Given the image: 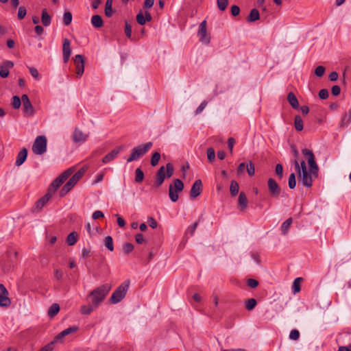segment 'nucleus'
Listing matches in <instances>:
<instances>
[{
	"mask_svg": "<svg viewBox=\"0 0 351 351\" xmlns=\"http://www.w3.org/2000/svg\"><path fill=\"white\" fill-rule=\"evenodd\" d=\"M302 154L306 158L310 167L308 171L304 160H294L293 165L298 173L299 180L306 187H311L313 185V178L318 176L319 167L315 161V156L313 152L308 149H303Z\"/></svg>",
	"mask_w": 351,
	"mask_h": 351,
	"instance_id": "nucleus-1",
	"label": "nucleus"
},
{
	"mask_svg": "<svg viewBox=\"0 0 351 351\" xmlns=\"http://www.w3.org/2000/svg\"><path fill=\"white\" fill-rule=\"evenodd\" d=\"M111 287L110 284H104L95 288L90 293L89 296L92 299V304L95 308H97L104 300Z\"/></svg>",
	"mask_w": 351,
	"mask_h": 351,
	"instance_id": "nucleus-2",
	"label": "nucleus"
},
{
	"mask_svg": "<svg viewBox=\"0 0 351 351\" xmlns=\"http://www.w3.org/2000/svg\"><path fill=\"white\" fill-rule=\"evenodd\" d=\"M130 284V280H126L121 283L111 295L109 298V302L110 304H117L120 302L125 297Z\"/></svg>",
	"mask_w": 351,
	"mask_h": 351,
	"instance_id": "nucleus-3",
	"label": "nucleus"
},
{
	"mask_svg": "<svg viewBox=\"0 0 351 351\" xmlns=\"http://www.w3.org/2000/svg\"><path fill=\"white\" fill-rule=\"evenodd\" d=\"M87 169V167H83L69 180V181L65 184V185L62 187L60 192V197L64 196L67 193H69L71 190V189L82 178Z\"/></svg>",
	"mask_w": 351,
	"mask_h": 351,
	"instance_id": "nucleus-4",
	"label": "nucleus"
},
{
	"mask_svg": "<svg viewBox=\"0 0 351 351\" xmlns=\"http://www.w3.org/2000/svg\"><path fill=\"white\" fill-rule=\"evenodd\" d=\"M152 147V143L148 142L134 147L131 151L130 156L127 159V162H130L134 160H137L144 154H145Z\"/></svg>",
	"mask_w": 351,
	"mask_h": 351,
	"instance_id": "nucleus-5",
	"label": "nucleus"
},
{
	"mask_svg": "<svg viewBox=\"0 0 351 351\" xmlns=\"http://www.w3.org/2000/svg\"><path fill=\"white\" fill-rule=\"evenodd\" d=\"M73 169L69 168L62 172L58 177H57L50 184L48 191L51 194H53L60 186L73 173Z\"/></svg>",
	"mask_w": 351,
	"mask_h": 351,
	"instance_id": "nucleus-6",
	"label": "nucleus"
},
{
	"mask_svg": "<svg viewBox=\"0 0 351 351\" xmlns=\"http://www.w3.org/2000/svg\"><path fill=\"white\" fill-rule=\"evenodd\" d=\"M184 189V183L180 179H175L173 180V184L169 185V195L170 199L173 202H176L178 201L179 196L178 195V192H180Z\"/></svg>",
	"mask_w": 351,
	"mask_h": 351,
	"instance_id": "nucleus-7",
	"label": "nucleus"
},
{
	"mask_svg": "<svg viewBox=\"0 0 351 351\" xmlns=\"http://www.w3.org/2000/svg\"><path fill=\"white\" fill-rule=\"evenodd\" d=\"M47 150V138L45 136H38L36 138L32 145V151L35 154L41 155Z\"/></svg>",
	"mask_w": 351,
	"mask_h": 351,
	"instance_id": "nucleus-8",
	"label": "nucleus"
},
{
	"mask_svg": "<svg viewBox=\"0 0 351 351\" xmlns=\"http://www.w3.org/2000/svg\"><path fill=\"white\" fill-rule=\"evenodd\" d=\"M197 35L199 37V41L204 44L208 45L210 43V38L207 34L206 21L204 20L199 26Z\"/></svg>",
	"mask_w": 351,
	"mask_h": 351,
	"instance_id": "nucleus-9",
	"label": "nucleus"
},
{
	"mask_svg": "<svg viewBox=\"0 0 351 351\" xmlns=\"http://www.w3.org/2000/svg\"><path fill=\"white\" fill-rule=\"evenodd\" d=\"M268 190L272 197H277L281 193V189L276 180L271 178L267 180Z\"/></svg>",
	"mask_w": 351,
	"mask_h": 351,
	"instance_id": "nucleus-10",
	"label": "nucleus"
},
{
	"mask_svg": "<svg viewBox=\"0 0 351 351\" xmlns=\"http://www.w3.org/2000/svg\"><path fill=\"white\" fill-rule=\"evenodd\" d=\"M73 61L76 66V75L80 77L84 71V59L82 55L77 54L75 56Z\"/></svg>",
	"mask_w": 351,
	"mask_h": 351,
	"instance_id": "nucleus-11",
	"label": "nucleus"
},
{
	"mask_svg": "<svg viewBox=\"0 0 351 351\" xmlns=\"http://www.w3.org/2000/svg\"><path fill=\"white\" fill-rule=\"evenodd\" d=\"M11 301L8 298V291L3 284H0V306L8 307Z\"/></svg>",
	"mask_w": 351,
	"mask_h": 351,
	"instance_id": "nucleus-12",
	"label": "nucleus"
},
{
	"mask_svg": "<svg viewBox=\"0 0 351 351\" xmlns=\"http://www.w3.org/2000/svg\"><path fill=\"white\" fill-rule=\"evenodd\" d=\"M202 182L201 180L198 179L195 181L193 184L191 192H190V197L191 199H194L199 196L202 192Z\"/></svg>",
	"mask_w": 351,
	"mask_h": 351,
	"instance_id": "nucleus-13",
	"label": "nucleus"
},
{
	"mask_svg": "<svg viewBox=\"0 0 351 351\" xmlns=\"http://www.w3.org/2000/svg\"><path fill=\"white\" fill-rule=\"evenodd\" d=\"M52 194H51L49 191L43 197L40 198L35 204V206L32 208V212H38L40 211L43 206L46 204V203L50 199Z\"/></svg>",
	"mask_w": 351,
	"mask_h": 351,
	"instance_id": "nucleus-14",
	"label": "nucleus"
},
{
	"mask_svg": "<svg viewBox=\"0 0 351 351\" xmlns=\"http://www.w3.org/2000/svg\"><path fill=\"white\" fill-rule=\"evenodd\" d=\"M88 134L84 133L82 130L78 128H75L73 135V141L75 143H84L88 138Z\"/></svg>",
	"mask_w": 351,
	"mask_h": 351,
	"instance_id": "nucleus-15",
	"label": "nucleus"
},
{
	"mask_svg": "<svg viewBox=\"0 0 351 351\" xmlns=\"http://www.w3.org/2000/svg\"><path fill=\"white\" fill-rule=\"evenodd\" d=\"M62 53L64 62L66 63L71 54V42L68 38L63 40Z\"/></svg>",
	"mask_w": 351,
	"mask_h": 351,
	"instance_id": "nucleus-16",
	"label": "nucleus"
},
{
	"mask_svg": "<svg viewBox=\"0 0 351 351\" xmlns=\"http://www.w3.org/2000/svg\"><path fill=\"white\" fill-rule=\"evenodd\" d=\"M13 66V62L10 60L4 61L3 65L0 66V76L3 78L7 77L9 75V69Z\"/></svg>",
	"mask_w": 351,
	"mask_h": 351,
	"instance_id": "nucleus-17",
	"label": "nucleus"
},
{
	"mask_svg": "<svg viewBox=\"0 0 351 351\" xmlns=\"http://www.w3.org/2000/svg\"><path fill=\"white\" fill-rule=\"evenodd\" d=\"M165 177V167L164 166H162L159 168L156 175L155 185L157 187L160 186L162 184Z\"/></svg>",
	"mask_w": 351,
	"mask_h": 351,
	"instance_id": "nucleus-18",
	"label": "nucleus"
},
{
	"mask_svg": "<svg viewBox=\"0 0 351 351\" xmlns=\"http://www.w3.org/2000/svg\"><path fill=\"white\" fill-rule=\"evenodd\" d=\"M122 149L121 147H117L112 151H111L110 153L106 154L102 159L103 163H108L110 161L113 160L119 154L121 150Z\"/></svg>",
	"mask_w": 351,
	"mask_h": 351,
	"instance_id": "nucleus-19",
	"label": "nucleus"
},
{
	"mask_svg": "<svg viewBox=\"0 0 351 351\" xmlns=\"http://www.w3.org/2000/svg\"><path fill=\"white\" fill-rule=\"evenodd\" d=\"M27 156V149L23 147L18 154L15 165L16 166H21L26 160Z\"/></svg>",
	"mask_w": 351,
	"mask_h": 351,
	"instance_id": "nucleus-20",
	"label": "nucleus"
},
{
	"mask_svg": "<svg viewBox=\"0 0 351 351\" xmlns=\"http://www.w3.org/2000/svg\"><path fill=\"white\" fill-rule=\"evenodd\" d=\"M41 21L45 27H48L51 23V17L48 14L46 8L42 10Z\"/></svg>",
	"mask_w": 351,
	"mask_h": 351,
	"instance_id": "nucleus-21",
	"label": "nucleus"
},
{
	"mask_svg": "<svg viewBox=\"0 0 351 351\" xmlns=\"http://www.w3.org/2000/svg\"><path fill=\"white\" fill-rule=\"evenodd\" d=\"M78 330V327L77 326H71V327H69L64 330H62L61 332H60L56 337V340H59V339H62L63 337H64L65 336L71 334V333H73V332H76L77 330Z\"/></svg>",
	"mask_w": 351,
	"mask_h": 351,
	"instance_id": "nucleus-22",
	"label": "nucleus"
},
{
	"mask_svg": "<svg viewBox=\"0 0 351 351\" xmlns=\"http://www.w3.org/2000/svg\"><path fill=\"white\" fill-rule=\"evenodd\" d=\"M91 24L95 28H100L104 25V21L100 15H93L91 18Z\"/></svg>",
	"mask_w": 351,
	"mask_h": 351,
	"instance_id": "nucleus-23",
	"label": "nucleus"
},
{
	"mask_svg": "<svg viewBox=\"0 0 351 351\" xmlns=\"http://www.w3.org/2000/svg\"><path fill=\"white\" fill-rule=\"evenodd\" d=\"M287 101L291 107L294 109H298L299 107V103L297 97L293 93H289L287 95Z\"/></svg>",
	"mask_w": 351,
	"mask_h": 351,
	"instance_id": "nucleus-24",
	"label": "nucleus"
},
{
	"mask_svg": "<svg viewBox=\"0 0 351 351\" xmlns=\"http://www.w3.org/2000/svg\"><path fill=\"white\" fill-rule=\"evenodd\" d=\"M239 206L241 210H245L247 206V199L245 194L243 192H241L239 195Z\"/></svg>",
	"mask_w": 351,
	"mask_h": 351,
	"instance_id": "nucleus-25",
	"label": "nucleus"
},
{
	"mask_svg": "<svg viewBox=\"0 0 351 351\" xmlns=\"http://www.w3.org/2000/svg\"><path fill=\"white\" fill-rule=\"evenodd\" d=\"M23 112L26 116H32L34 109L30 101L23 104Z\"/></svg>",
	"mask_w": 351,
	"mask_h": 351,
	"instance_id": "nucleus-26",
	"label": "nucleus"
},
{
	"mask_svg": "<svg viewBox=\"0 0 351 351\" xmlns=\"http://www.w3.org/2000/svg\"><path fill=\"white\" fill-rule=\"evenodd\" d=\"M260 19V14L257 9H252L247 16V21L250 23L258 21Z\"/></svg>",
	"mask_w": 351,
	"mask_h": 351,
	"instance_id": "nucleus-27",
	"label": "nucleus"
},
{
	"mask_svg": "<svg viewBox=\"0 0 351 351\" xmlns=\"http://www.w3.org/2000/svg\"><path fill=\"white\" fill-rule=\"evenodd\" d=\"M351 123V110L348 113H346L341 121L340 127L344 128L348 126Z\"/></svg>",
	"mask_w": 351,
	"mask_h": 351,
	"instance_id": "nucleus-28",
	"label": "nucleus"
},
{
	"mask_svg": "<svg viewBox=\"0 0 351 351\" xmlns=\"http://www.w3.org/2000/svg\"><path fill=\"white\" fill-rule=\"evenodd\" d=\"M292 223V218H288L286 221H285L281 225V232L282 234L286 235L289 231V229Z\"/></svg>",
	"mask_w": 351,
	"mask_h": 351,
	"instance_id": "nucleus-29",
	"label": "nucleus"
},
{
	"mask_svg": "<svg viewBox=\"0 0 351 351\" xmlns=\"http://www.w3.org/2000/svg\"><path fill=\"white\" fill-rule=\"evenodd\" d=\"M77 241V234L75 232H71L66 238V242L69 245H73Z\"/></svg>",
	"mask_w": 351,
	"mask_h": 351,
	"instance_id": "nucleus-30",
	"label": "nucleus"
},
{
	"mask_svg": "<svg viewBox=\"0 0 351 351\" xmlns=\"http://www.w3.org/2000/svg\"><path fill=\"white\" fill-rule=\"evenodd\" d=\"M239 190V186L237 181L232 180L230 186V191L232 196H236Z\"/></svg>",
	"mask_w": 351,
	"mask_h": 351,
	"instance_id": "nucleus-31",
	"label": "nucleus"
},
{
	"mask_svg": "<svg viewBox=\"0 0 351 351\" xmlns=\"http://www.w3.org/2000/svg\"><path fill=\"white\" fill-rule=\"evenodd\" d=\"M256 305L257 301L254 298H250L245 302V307L249 311H252Z\"/></svg>",
	"mask_w": 351,
	"mask_h": 351,
	"instance_id": "nucleus-32",
	"label": "nucleus"
},
{
	"mask_svg": "<svg viewBox=\"0 0 351 351\" xmlns=\"http://www.w3.org/2000/svg\"><path fill=\"white\" fill-rule=\"evenodd\" d=\"M294 126L297 131H302L304 128L303 121L300 116L296 115L294 119Z\"/></svg>",
	"mask_w": 351,
	"mask_h": 351,
	"instance_id": "nucleus-33",
	"label": "nucleus"
},
{
	"mask_svg": "<svg viewBox=\"0 0 351 351\" xmlns=\"http://www.w3.org/2000/svg\"><path fill=\"white\" fill-rule=\"evenodd\" d=\"M59 305L56 303H54L49 307L47 313L49 317H53L59 312Z\"/></svg>",
	"mask_w": 351,
	"mask_h": 351,
	"instance_id": "nucleus-34",
	"label": "nucleus"
},
{
	"mask_svg": "<svg viewBox=\"0 0 351 351\" xmlns=\"http://www.w3.org/2000/svg\"><path fill=\"white\" fill-rule=\"evenodd\" d=\"M302 281V278H296L294 280V281L293 282V285H292V289H293V293H298L300 291V283Z\"/></svg>",
	"mask_w": 351,
	"mask_h": 351,
	"instance_id": "nucleus-35",
	"label": "nucleus"
},
{
	"mask_svg": "<svg viewBox=\"0 0 351 351\" xmlns=\"http://www.w3.org/2000/svg\"><path fill=\"white\" fill-rule=\"evenodd\" d=\"M104 245L110 252H112L114 250L113 240L111 236H107L105 238Z\"/></svg>",
	"mask_w": 351,
	"mask_h": 351,
	"instance_id": "nucleus-36",
	"label": "nucleus"
},
{
	"mask_svg": "<svg viewBox=\"0 0 351 351\" xmlns=\"http://www.w3.org/2000/svg\"><path fill=\"white\" fill-rule=\"evenodd\" d=\"M112 0H106L105 6V14L108 17H110L112 15Z\"/></svg>",
	"mask_w": 351,
	"mask_h": 351,
	"instance_id": "nucleus-37",
	"label": "nucleus"
},
{
	"mask_svg": "<svg viewBox=\"0 0 351 351\" xmlns=\"http://www.w3.org/2000/svg\"><path fill=\"white\" fill-rule=\"evenodd\" d=\"M135 182L141 183L144 179V173L141 168H137L135 171Z\"/></svg>",
	"mask_w": 351,
	"mask_h": 351,
	"instance_id": "nucleus-38",
	"label": "nucleus"
},
{
	"mask_svg": "<svg viewBox=\"0 0 351 351\" xmlns=\"http://www.w3.org/2000/svg\"><path fill=\"white\" fill-rule=\"evenodd\" d=\"M165 167V174L167 178H170L173 176L174 169L173 166L171 162H168L166 164Z\"/></svg>",
	"mask_w": 351,
	"mask_h": 351,
	"instance_id": "nucleus-39",
	"label": "nucleus"
},
{
	"mask_svg": "<svg viewBox=\"0 0 351 351\" xmlns=\"http://www.w3.org/2000/svg\"><path fill=\"white\" fill-rule=\"evenodd\" d=\"M160 154L159 152H156L154 153L151 158V161H150L152 166H153V167L156 166L157 164L158 163V161L160 160Z\"/></svg>",
	"mask_w": 351,
	"mask_h": 351,
	"instance_id": "nucleus-40",
	"label": "nucleus"
},
{
	"mask_svg": "<svg viewBox=\"0 0 351 351\" xmlns=\"http://www.w3.org/2000/svg\"><path fill=\"white\" fill-rule=\"evenodd\" d=\"M288 184H289V187L291 189H293L295 187L296 179H295V175L294 173H292L290 174V176L289 177Z\"/></svg>",
	"mask_w": 351,
	"mask_h": 351,
	"instance_id": "nucleus-41",
	"label": "nucleus"
},
{
	"mask_svg": "<svg viewBox=\"0 0 351 351\" xmlns=\"http://www.w3.org/2000/svg\"><path fill=\"white\" fill-rule=\"evenodd\" d=\"M72 21V14L70 12H65L63 15V23L65 25H69Z\"/></svg>",
	"mask_w": 351,
	"mask_h": 351,
	"instance_id": "nucleus-42",
	"label": "nucleus"
},
{
	"mask_svg": "<svg viewBox=\"0 0 351 351\" xmlns=\"http://www.w3.org/2000/svg\"><path fill=\"white\" fill-rule=\"evenodd\" d=\"M94 306L90 305H83L81 307L80 312L84 315H89L94 309Z\"/></svg>",
	"mask_w": 351,
	"mask_h": 351,
	"instance_id": "nucleus-43",
	"label": "nucleus"
},
{
	"mask_svg": "<svg viewBox=\"0 0 351 351\" xmlns=\"http://www.w3.org/2000/svg\"><path fill=\"white\" fill-rule=\"evenodd\" d=\"M217 5L219 10L224 11L228 5V0H217Z\"/></svg>",
	"mask_w": 351,
	"mask_h": 351,
	"instance_id": "nucleus-44",
	"label": "nucleus"
},
{
	"mask_svg": "<svg viewBox=\"0 0 351 351\" xmlns=\"http://www.w3.org/2000/svg\"><path fill=\"white\" fill-rule=\"evenodd\" d=\"M12 105L14 109H19L21 107V101L19 97L16 95L12 97Z\"/></svg>",
	"mask_w": 351,
	"mask_h": 351,
	"instance_id": "nucleus-45",
	"label": "nucleus"
},
{
	"mask_svg": "<svg viewBox=\"0 0 351 351\" xmlns=\"http://www.w3.org/2000/svg\"><path fill=\"white\" fill-rule=\"evenodd\" d=\"M134 250V245L130 243H126L123 246V251L125 254H129Z\"/></svg>",
	"mask_w": 351,
	"mask_h": 351,
	"instance_id": "nucleus-46",
	"label": "nucleus"
},
{
	"mask_svg": "<svg viewBox=\"0 0 351 351\" xmlns=\"http://www.w3.org/2000/svg\"><path fill=\"white\" fill-rule=\"evenodd\" d=\"M246 169L250 176H253L255 174V167L252 161H250L249 164H247Z\"/></svg>",
	"mask_w": 351,
	"mask_h": 351,
	"instance_id": "nucleus-47",
	"label": "nucleus"
},
{
	"mask_svg": "<svg viewBox=\"0 0 351 351\" xmlns=\"http://www.w3.org/2000/svg\"><path fill=\"white\" fill-rule=\"evenodd\" d=\"M26 14H27V10H26L25 7L20 6L19 8V10H18V14H17L18 19L19 20H21L25 18Z\"/></svg>",
	"mask_w": 351,
	"mask_h": 351,
	"instance_id": "nucleus-48",
	"label": "nucleus"
},
{
	"mask_svg": "<svg viewBox=\"0 0 351 351\" xmlns=\"http://www.w3.org/2000/svg\"><path fill=\"white\" fill-rule=\"evenodd\" d=\"M207 158L210 162H213L215 158V152L213 147H209L207 149Z\"/></svg>",
	"mask_w": 351,
	"mask_h": 351,
	"instance_id": "nucleus-49",
	"label": "nucleus"
},
{
	"mask_svg": "<svg viewBox=\"0 0 351 351\" xmlns=\"http://www.w3.org/2000/svg\"><path fill=\"white\" fill-rule=\"evenodd\" d=\"M276 174L278 176L279 179L282 178L283 167L281 164H277L275 168Z\"/></svg>",
	"mask_w": 351,
	"mask_h": 351,
	"instance_id": "nucleus-50",
	"label": "nucleus"
},
{
	"mask_svg": "<svg viewBox=\"0 0 351 351\" xmlns=\"http://www.w3.org/2000/svg\"><path fill=\"white\" fill-rule=\"evenodd\" d=\"M136 21L141 25H143L146 23L145 16L141 11L136 15Z\"/></svg>",
	"mask_w": 351,
	"mask_h": 351,
	"instance_id": "nucleus-51",
	"label": "nucleus"
},
{
	"mask_svg": "<svg viewBox=\"0 0 351 351\" xmlns=\"http://www.w3.org/2000/svg\"><path fill=\"white\" fill-rule=\"evenodd\" d=\"M197 226L198 221H196L193 225L190 226L186 231V234H190L191 235H193Z\"/></svg>",
	"mask_w": 351,
	"mask_h": 351,
	"instance_id": "nucleus-52",
	"label": "nucleus"
},
{
	"mask_svg": "<svg viewBox=\"0 0 351 351\" xmlns=\"http://www.w3.org/2000/svg\"><path fill=\"white\" fill-rule=\"evenodd\" d=\"M300 337V332L298 330L293 329L289 333V338L292 340L296 341Z\"/></svg>",
	"mask_w": 351,
	"mask_h": 351,
	"instance_id": "nucleus-53",
	"label": "nucleus"
},
{
	"mask_svg": "<svg viewBox=\"0 0 351 351\" xmlns=\"http://www.w3.org/2000/svg\"><path fill=\"white\" fill-rule=\"evenodd\" d=\"M325 72V68L323 66H318L315 70V74L317 77H322Z\"/></svg>",
	"mask_w": 351,
	"mask_h": 351,
	"instance_id": "nucleus-54",
	"label": "nucleus"
},
{
	"mask_svg": "<svg viewBox=\"0 0 351 351\" xmlns=\"http://www.w3.org/2000/svg\"><path fill=\"white\" fill-rule=\"evenodd\" d=\"M247 285L248 287H251L252 289H254V288L258 287V282L256 280H255V279L249 278L247 280Z\"/></svg>",
	"mask_w": 351,
	"mask_h": 351,
	"instance_id": "nucleus-55",
	"label": "nucleus"
},
{
	"mask_svg": "<svg viewBox=\"0 0 351 351\" xmlns=\"http://www.w3.org/2000/svg\"><path fill=\"white\" fill-rule=\"evenodd\" d=\"M29 71L32 77L36 80L40 79V75L38 70L34 67H29Z\"/></svg>",
	"mask_w": 351,
	"mask_h": 351,
	"instance_id": "nucleus-56",
	"label": "nucleus"
},
{
	"mask_svg": "<svg viewBox=\"0 0 351 351\" xmlns=\"http://www.w3.org/2000/svg\"><path fill=\"white\" fill-rule=\"evenodd\" d=\"M207 104L208 103L206 101H203L201 103V104L198 106V108L196 109L195 114L197 115V114H199L200 113H202V111L204 110V108L206 107Z\"/></svg>",
	"mask_w": 351,
	"mask_h": 351,
	"instance_id": "nucleus-57",
	"label": "nucleus"
},
{
	"mask_svg": "<svg viewBox=\"0 0 351 351\" xmlns=\"http://www.w3.org/2000/svg\"><path fill=\"white\" fill-rule=\"evenodd\" d=\"M125 33L128 38H130L132 36V27L128 21H125Z\"/></svg>",
	"mask_w": 351,
	"mask_h": 351,
	"instance_id": "nucleus-58",
	"label": "nucleus"
},
{
	"mask_svg": "<svg viewBox=\"0 0 351 351\" xmlns=\"http://www.w3.org/2000/svg\"><path fill=\"white\" fill-rule=\"evenodd\" d=\"M319 97L321 99H326L328 97V91L326 88L321 89L319 92Z\"/></svg>",
	"mask_w": 351,
	"mask_h": 351,
	"instance_id": "nucleus-59",
	"label": "nucleus"
},
{
	"mask_svg": "<svg viewBox=\"0 0 351 351\" xmlns=\"http://www.w3.org/2000/svg\"><path fill=\"white\" fill-rule=\"evenodd\" d=\"M235 139L232 137L229 138L228 140V147L231 154L232 153L233 147L235 144Z\"/></svg>",
	"mask_w": 351,
	"mask_h": 351,
	"instance_id": "nucleus-60",
	"label": "nucleus"
},
{
	"mask_svg": "<svg viewBox=\"0 0 351 351\" xmlns=\"http://www.w3.org/2000/svg\"><path fill=\"white\" fill-rule=\"evenodd\" d=\"M240 13V8L239 6L234 5L231 7V14L234 16H237Z\"/></svg>",
	"mask_w": 351,
	"mask_h": 351,
	"instance_id": "nucleus-61",
	"label": "nucleus"
},
{
	"mask_svg": "<svg viewBox=\"0 0 351 351\" xmlns=\"http://www.w3.org/2000/svg\"><path fill=\"white\" fill-rule=\"evenodd\" d=\"M147 222L152 228H156L158 226L157 221L152 217H148Z\"/></svg>",
	"mask_w": 351,
	"mask_h": 351,
	"instance_id": "nucleus-62",
	"label": "nucleus"
},
{
	"mask_svg": "<svg viewBox=\"0 0 351 351\" xmlns=\"http://www.w3.org/2000/svg\"><path fill=\"white\" fill-rule=\"evenodd\" d=\"M53 349V342H51L44 347H43L39 351H52Z\"/></svg>",
	"mask_w": 351,
	"mask_h": 351,
	"instance_id": "nucleus-63",
	"label": "nucleus"
},
{
	"mask_svg": "<svg viewBox=\"0 0 351 351\" xmlns=\"http://www.w3.org/2000/svg\"><path fill=\"white\" fill-rule=\"evenodd\" d=\"M331 91L333 95L337 96L340 94L341 88L339 86L335 85L332 87Z\"/></svg>",
	"mask_w": 351,
	"mask_h": 351,
	"instance_id": "nucleus-64",
	"label": "nucleus"
}]
</instances>
